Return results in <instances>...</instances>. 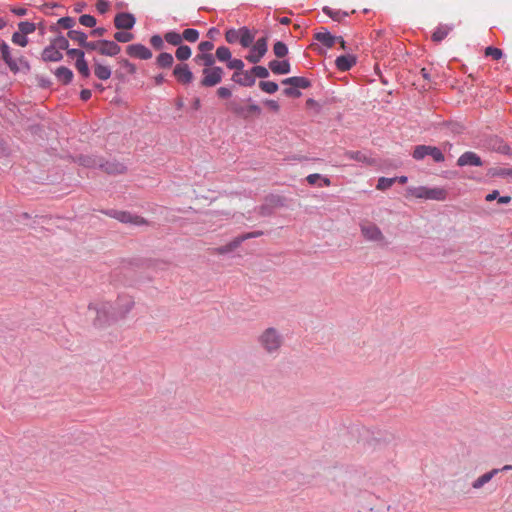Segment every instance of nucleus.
Wrapping results in <instances>:
<instances>
[{
  "mask_svg": "<svg viewBox=\"0 0 512 512\" xmlns=\"http://www.w3.org/2000/svg\"><path fill=\"white\" fill-rule=\"evenodd\" d=\"M83 48L91 51L100 52V40L99 41H87L83 45Z\"/></svg>",
  "mask_w": 512,
  "mask_h": 512,
  "instance_id": "obj_56",
  "label": "nucleus"
},
{
  "mask_svg": "<svg viewBox=\"0 0 512 512\" xmlns=\"http://www.w3.org/2000/svg\"><path fill=\"white\" fill-rule=\"evenodd\" d=\"M259 87L262 91L273 94L278 90V84L273 81H261Z\"/></svg>",
  "mask_w": 512,
  "mask_h": 512,
  "instance_id": "obj_39",
  "label": "nucleus"
},
{
  "mask_svg": "<svg viewBox=\"0 0 512 512\" xmlns=\"http://www.w3.org/2000/svg\"><path fill=\"white\" fill-rule=\"evenodd\" d=\"M261 113V108L257 105V104H250L247 106V108H245V114H247V118L250 116V115H260Z\"/></svg>",
  "mask_w": 512,
  "mask_h": 512,
  "instance_id": "obj_55",
  "label": "nucleus"
},
{
  "mask_svg": "<svg viewBox=\"0 0 512 512\" xmlns=\"http://www.w3.org/2000/svg\"><path fill=\"white\" fill-rule=\"evenodd\" d=\"M267 39L265 37L259 38L252 46L248 55H246V60L250 63L256 64L260 62V60L267 53Z\"/></svg>",
  "mask_w": 512,
  "mask_h": 512,
  "instance_id": "obj_8",
  "label": "nucleus"
},
{
  "mask_svg": "<svg viewBox=\"0 0 512 512\" xmlns=\"http://www.w3.org/2000/svg\"><path fill=\"white\" fill-rule=\"evenodd\" d=\"M485 54L486 56H491L495 60H499L503 55L502 50L495 47H487Z\"/></svg>",
  "mask_w": 512,
  "mask_h": 512,
  "instance_id": "obj_50",
  "label": "nucleus"
},
{
  "mask_svg": "<svg viewBox=\"0 0 512 512\" xmlns=\"http://www.w3.org/2000/svg\"><path fill=\"white\" fill-rule=\"evenodd\" d=\"M314 38L318 42L323 44L326 48H332L338 40V38L336 36H333L325 28H321V30L319 32L315 33Z\"/></svg>",
  "mask_w": 512,
  "mask_h": 512,
  "instance_id": "obj_15",
  "label": "nucleus"
},
{
  "mask_svg": "<svg viewBox=\"0 0 512 512\" xmlns=\"http://www.w3.org/2000/svg\"><path fill=\"white\" fill-rule=\"evenodd\" d=\"M126 52L129 56L142 60H147L152 57V52L142 44L129 45L126 48Z\"/></svg>",
  "mask_w": 512,
  "mask_h": 512,
  "instance_id": "obj_11",
  "label": "nucleus"
},
{
  "mask_svg": "<svg viewBox=\"0 0 512 512\" xmlns=\"http://www.w3.org/2000/svg\"><path fill=\"white\" fill-rule=\"evenodd\" d=\"M336 67L340 71H348L356 64V58L353 55H342L335 60Z\"/></svg>",
  "mask_w": 512,
  "mask_h": 512,
  "instance_id": "obj_18",
  "label": "nucleus"
},
{
  "mask_svg": "<svg viewBox=\"0 0 512 512\" xmlns=\"http://www.w3.org/2000/svg\"><path fill=\"white\" fill-rule=\"evenodd\" d=\"M323 12L335 21H341L342 18L348 15L345 12H341L340 10H334L330 7H324Z\"/></svg>",
  "mask_w": 512,
  "mask_h": 512,
  "instance_id": "obj_37",
  "label": "nucleus"
},
{
  "mask_svg": "<svg viewBox=\"0 0 512 512\" xmlns=\"http://www.w3.org/2000/svg\"><path fill=\"white\" fill-rule=\"evenodd\" d=\"M62 58V53L52 44L47 46L42 52V59L46 62H58Z\"/></svg>",
  "mask_w": 512,
  "mask_h": 512,
  "instance_id": "obj_17",
  "label": "nucleus"
},
{
  "mask_svg": "<svg viewBox=\"0 0 512 512\" xmlns=\"http://www.w3.org/2000/svg\"><path fill=\"white\" fill-rule=\"evenodd\" d=\"M240 245H241V243L238 240V238L236 237L235 239H233L232 241H230L226 245L216 248L215 251H216L217 254L223 255V254H227V253H230V252L234 251Z\"/></svg>",
  "mask_w": 512,
  "mask_h": 512,
  "instance_id": "obj_29",
  "label": "nucleus"
},
{
  "mask_svg": "<svg viewBox=\"0 0 512 512\" xmlns=\"http://www.w3.org/2000/svg\"><path fill=\"white\" fill-rule=\"evenodd\" d=\"M269 68L274 74H288L291 70L290 63L286 60L269 62Z\"/></svg>",
  "mask_w": 512,
  "mask_h": 512,
  "instance_id": "obj_19",
  "label": "nucleus"
},
{
  "mask_svg": "<svg viewBox=\"0 0 512 512\" xmlns=\"http://www.w3.org/2000/svg\"><path fill=\"white\" fill-rule=\"evenodd\" d=\"M192 51L187 45H179L176 50V58L180 61H185L191 57Z\"/></svg>",
  "mask_w": 512,
  "mask_h": 512,
  "instance_id": "obj_34",
  "label": "nucleus"
},
{
  "mask_svg": "<svg viewBox=\"0 0 512 512\" xmlns=\"http://www.w3.org/2000/svg\"><path fill=\"white\" fill-rule=\"evenodd\" d=\"M150 43L153 47L160 49L163 46V40L159 35H154L150 39Z\"/></svg>",
  "mask_w": 512,
  "mask_h": 512,
  "instance_id": "obj_59",
  "label": "nucleus"
},
{
  "mask_svg": "<svg viewBox=\"0 0 512 512\" xmlns=\"http://www.w3.org/2000/svg\"><path fill=\"white\" fill-rule=\"evenodd\" d=\"M135 22L136 19L131 13L121 12L114 18V25L117 29L130 30L134 27Z\"/></svg>",
  "mask_w": 512,
  "mask_h": 512,
  "instance_id": "obj_10",
  "label": "nucleus"
},
{
  "mask_svg": "<svg viewBox=\"0 0 512 512\" xmlns=\"http://www.w3.org/2000/svg\"><path fill=\"white\" fill-rule=\"evenodd\" d=\"M262 235H263L262 231H254V232H249V233L242 234V235L238 236L237 238L240 241V243H242L245 240H248L250 238H257V237H260Z\"/></svg>",
  "mask_w": 512,
  "mask_h": 512,
  "instance_id": "obj_54",
  "label": "nucleus"
},
{
  "mask_svg": "<svg viewBox=\"0 0 512 512\" xmlns=\"http://www.w3.org/2000/svg\"><path fill=\"white\" fill-rule=\"evenodd\" d=\"M109 215L122 223H128L136 226L147 224V221L143 217L126 211H112Z\"/></svg>",
  "mask_w": 512,
  "mask_h": 512,
  "instance_id": "obj_9",
  "label": "nucleus"
},
{
  "mask_svg": "<svg viewBox=\"0 0 512 512\" xmlns=\"http://www.w3.org/2000/svg\"><path fill=\"white\" fill-rule=\"evenodd\" d=\"M114 39L120 43H127L134 39V35L130 32H116Z\"/></svg>",
  "mask_w": 512,
  "mask_h": 512,
  "instance_id": "obj_45",
  "label": "nucleus"
},
{
  "mask_svg": "<svg viewBox=\"0 0 512 512\" xmlns=\"http://www.w3.org/2000/svg\"><path fill=\"white\" fill-rule=\"evenodd\" d=\"M242 34V27L239 29L231 28L226 31L225 39L228 43L234 44L236 42H240V35Z\"/></svg>",
  "mask_w": 512,
  "mask_h": 512,
  "instance_id": "obj_31",
  "label": "nucleus"
},
{
  "mask_svg": "<svg viewBox=\"0 0 512 512\" xmlns=\"http://www.w3.org/2000/svg\"><path fill=\"white\" fill-rule=\"evenodd\" d=\"M182 40H186L188 42H196L199 38V32L196 29H185L182 33Z\"/></svg>",
  "mask_w": 512,
  "mask_h": 512,
  "instance_id": "obj_40",
  "label": "nucleus"
},
{
  "mask_svg": "<svg viewBox=\"0 0 512 512\" xmlns=\"http://www.w3.org/2000/svg\"><path fill=\"white\" fill-rule=\"evenodd\" d=\"M458 166H481L482 161L480 157L474 152H465L457 160Z\"/></svg>",
  "mask_w": 512,
  "mask_h": 512,
  "instance_id": "obj_14",
  "label": "nucleus"
},
{
  "mask_svg": "<svg viewBox=\"0 0 512 512\" xmlns=\"http://www.w3.org/2000/svg\"><path fill=\"white\" fill-rule=\"evenodd\" d=\"M91 91L89 89H83L81 92H80V98L83 100V101H87L91 98Z\"/></svg>",
  "mask_w": 512,
  "mask_h": 512,
  "instance_id": "obj_64",
  "label": "nucleus"
},
{
  "mask_svg": "<svg viewBox=\"0 0 512 512\" xmlns=\"http://www.w3.org/2000/svg\"><path fill=\"white\" fill-rule=\"evenodd\" d=\"M273 51L278 58H283L287 55L288 48L285 43L278 41L274 44Z\"/></svg>",
  "mask_w": 512,
  "mask_h": 512,
  "instance_id": "obj_41",
  "label": "nucleus"
},
{
  "mask_svg": "<svg viewBox=\"0 0 512 512\" xmlns=\"http://www.w3.org/2000/svg\"><path fill=\"white\" fill-rule=\"evenodd\" d=\"M51 44L54 45L60 52L61 50H68L69 42L64 36H58L51 41Z\"/></svg>",
  "mask_w": 512,
  "mask_h": 512,
  "instance_id": "obj_42",
  "label": "nucleus"
},
{
  "mask_svg": "<svg viewBox=\"0 0 512 512\" xmlns=\"http://www.w3.org/2000/svg\"><path fill=\"white\" fill-rule=\"evenodd\" d=\"M1 56L13 73L21 70H29L28 61L21 55L20 51L12 53L9 45L4 41L0 43Z\"/></svg>",
  "mask_w": 512,
  "mask_h": 512,
  "instance_id": "obj_3",
  "label": "nucleus"
},
{
  "mask_svg": "<svg viewBox=\"0 0 512 512\" xmlns=\"http://www.w3.org/2000/svg\"><path fill=\"white\" fill-rule=\"evenodd\" d=\"M67 35L71 40L77 42L81 47H83L87 40V35L82 31L70 30Z\"/></svg>",
  "mask_w": 512,
  "mask_h": 512,
  "instance_id": "obj_33",
  "label": "nucleus"
},
{
  "mask_svg": "<svg viewBox=\"0 0 512 512\" xmlns=\"http://www.w3.org/2000/svg\"><path fill=\"white\" fill-rule=\"evenodd\" d=\"M121 51V47L114 41L100 40V54L105 56H116Z\"/></svg>",
  "mask_w": 512,
  "mask_h": 512,
  "instance_id": "obj_13",
  "label": "nucleus"
},
{
  "mask_svg": "<svg viewBox=\"0 0 512 512\" xmlns=\"http://www.w3.org/2000/svg\"><path fill=\"white\" fill-rule=\"evenodd\" d=\"M227 109L239 117H242L244 119L247 118V114H245V108H243L239 103L235 101L229 102L227 104Z\"/></svg>",
  "mask_w": 512,
  "mask_h": 512,
  "instance_id": "obj_35",
  "label": "nucleus"
},
{
  "mask_svg": "<svg viewBox=\"0 0 512 512\" xmlns=\"http://www.w3.org/2000/svg\"><path fill=\"white\" fill-rule=\"evenodd\" d=\"M215 57L220 62H228L230 60V58L232 57V54H231V51H230V49L228 47L220 46L216 50Z\"/></svg>",
  "mask_w": 512,
  "mask_h": 512,
  "instance_id": "obj_32",
  "label": "nucleus"
},
{
  "mask_svg": "<svg viewBox=\"0 0 512 512\" xmlns=\"http://www.w3.org/2000/svg\"><path fill=\"white\" fill-rule=\"evenodd\" d=\"M80 160H81V164H83L85 166H89L90 167V166H96L97 165L95 160H92V159H90L88 157H81Z\"/></svg>",
  "mask_w": 512,
  "mask_h": 512,
  "instance_id": "obj_63",
  "label": "nucleus"
},
{
  "mask_svg": "<svg viewBox=\"0 0 512 512\" xmlns=\"http://www.w3.org/2000/svg\"><path fill=\"white\" fill-rule=\"evenodd\" d=\"M173 75L182 84H189L193 80V74L186 64L176 65Z\"/></svg>",
  "mask_w": 512,
  "mask_h": 512,
  "instance_id": "obj_12",
  "label": "nucleus"
},
{
  "mask_svg": "<svg viewBox=\"0 0 512 512\" xmlns=\"http://www.w3.org/2000/svg\"><path fill=\"white\" fill-rule=\"evenodd\" d=\"M500 472L499 469L495 468V469H492L491 471L479 476L476 480H474V482L472 483V487L474 489H480L482 488L485 484H487L495 475H497L498 473Z\"/></svg>",
  "mask_w": 512,
  "mask_h": 512,
  "instance_id": "obj_20",
  "label": "nucleus"
},
{
  "mask_svg": "<svg viewBox=\"0 0 512 512\" xmlns=\"http://www.w3.org/2000/svg\"><path fill=\"white\" fill-rule=\"evenodd\" d=\"M412 156L415 160H422L426 156H431L435 162H443L445 157L441 150L435 146L418 145L414 148Z\"/></svg>",
  "mask_w": 512,
  "mask_h": 512,
  "instance_id": "obj_5",
  "label": "nucleus"
},
{
  "mask_svg": "<svg viewBox=\"0 0 512 512\" xmlns=\"http://www.w3.org/2000/svg\"><path fill=\"white\" fill-rule=\"evenodd\" d=\"M284 85H290L294 88L306 89L310 87V81L304 77H290L286 78L282 81Z\"/></svg>",
  "mask_w": 512,
  "mask_h": 512,
  "instance_id": "obj_21",
  "label": "nucleus"
},
{
  "mask_svg": "<svg viewBox=\"0 0 512 512\" xmlns=\"http://www.w3.org/2000/svg\"><path fill=\"white\" fill-rule=\"evenodd\" d=\"M55 76L58 81L62 82L63 84H68L72 81L73 72L69 68L61 66L56 69Z\"/></svg>",
  "mask_w": 512,
  "mask_h": 512,
  "instance_id": "obj_24",
  "label": "nucleus"
},
{
  "mask_svg": "<svg viewBox=\"0 0 512 512\" xmlns=\"http://www.w3.org/2000/svg\"><path fill=\"white\" fill-rule=\"evenodd\" d=\"M156 62L161 68H169L172 66L174 59L170 53L163 52L158 55Z\"/></svg>",
  "mask_w": 512,
  "mask_h": 512,
  "instance_id": "obj_30",
  "label": "nucleus"
},
{
  "mask_svg": "<svg viewBox=\"0 0 512 512\" xmlns=\"http://www.w3.org/2000/svg\"><path fill=\"white\" fill-rule=\"evenodd\" d=\"M12 42L21 47H25L28 44V39L26 35L18 31L12 35Z\"/></svg>",
  "mask_w": 512,
  "mask_h": 512,
  "instance_id": "obj_44",
  "label": "nucleus"
},
{
  "mask_svg": "<svg viewBox=\"0 0 512 512\" xmlns=\"http://www.w3.org/2000/svg\"><path fill=\"white\" fill-rule=\"evenodd\" d=\"M18 28H19L20 33H23L24 35L27 36L28 34L35 31V24L31 23V22L24 21V22L19 23Z\"/></svg>",
  "mask_w": 512,
  "mask_h": 512,
  "instance_id": "obj_46",
  "label": "nucleus"
},
{
  "mask_svg": "<svg viewBox=\"0 0 512 512\" xmlns=\"http://www.w3.org/2000/svg\"><path fill=\"white\" fill-rule=\"evenodd\" d=\"M396 182V179L395 178H386V177H381L379 178L378 180V183H377V186L376 188L378 190H387L389 189L394 183Z\"/></svg>",
  "mask_w": 512,
  "mask_h": 512,
  "instance_id": "obj_43",
  "label": "nucleus"
},
{
  "mask_svg": "<svg viewBox=\"0 0 512 512\" xmlns=\"http://www.w3.org/2000/svg\"><path fill=\"white\" fill-rule=\"evenodd\" d=\"M284 338L278 329L266 328L259 336L258 343L269 354L277 353L282 347Z\"/></svg>",
  "mask_w": 512,
  "mask_h": 512,
  "instance_id": "obj_2",
  "label": "nucleus"
},
{
  "mask_svg": "<svg viewBox=\"0 0 512 512\" xmlns=\"http://www.w3.org/2000/svg\"><path fill=\"white\" fill-rule=\"evenodd\" d=\"M194 61L205 68L215 67V56L211 53H199L195 56Z\"/></svg>",
  "mask_w": 512,
  "mask_h": 512,
  "instance_id": "obj_23",
  "label": "nucleus"
},
{
  "mask_svg": "<svg viewBox=\"0 0 512 512\" xmlns=\"http://www.w3.org/2000/svg\"><path fill=\"white\" fill-rule=\"evenodd\" d=\"M94 74L100 80H107L111 77V69L108 66L94 61Z\"/></svg>",
  "mask_w": 512,
  "mask_h": 512,
  "instance_id": "obj_25",
  "label": "nucleus"
},
{
  "mask_svg": "<svg viewBox=\"0 0 512 512\" xmlns=\"http://www.w3.org/2000/svg\"><path fill=\"white\" fill-rule=\"evenodd\" d=\"M164 38L169 44L174 46H179L182 43V36L174 31L167 32Z\"/></svg>",
  "mask_w": 512,
  "mask_h": 512,
  "instance_id": "obj_38",
  "label": "nucleus"
},
{
  "mask_svg": "<svg viewBox=\"0 0 512 512\" xmlns=\"http://www.w3.org/2000/svg\"><path fill=\"white\" fill-rule=\"evenodd\" d=\"M255 39V35L247 28L242 27V34L240 35V44L244 48L252 46Z\"/></svg>",
  "mask_w": 512,
  "mask_h": 512,
  "instance_id": "obj_27",
  "label": "nucleus"
},
{
  "mask_svg": "<svg viewBox=\"0 0 512 512\" xmlns=\"http://www.w3.org/2000/svg\"><path fill=\"white\" fill-rule=\"evenodd\" d=\"M320 178H322V175L318 174V173H314V174H310L306 177V181L310 184V185H318V181L320 180Z\"/></svg>",
  "mask_w": 512,
  "mask_h": 512,
  "instance_id": "obj_60",
  "label": "nucleus"
},
{
  "mask_svg": "<svg viewBox=\"0 0 512 512\" xmlns=\"http://www.w3.org/2000/svg\"><path fill=\"white\" fill-rule=\"evenodd\" d=\"M96 9L100 14H105L110 9V3L106 0H97Z\"/></svg>",
  "mask_w": 512,
  "mask_h": 512,
  "instance_id": "obj_52",
  "label": "nucleus"
},
{
  "mask_svg": "<svg viewBox=\"0 0 512 512\" xmlns=\"http://www.w3.org/2000/svg\"><path fill=\"white\" fill-rule=\"evenodd\" d=\"M201 86L214 87L222 81L224 71L221 67L204 68L202 71Z\"/></svg>",
  "mask_w": 512,
  "mask_h": 512,
  "instance_id": "obj_6",
  "label": "nucleus"
},
{
  "mask_svg": "<svg viewBox=\"0 0 512 512\" xmlns=\"http://www.w3.org/2000/svg\"><path fill=\"white\" fill-rule=\"evenodd\" d=\"M227 67L229 69L236 70L235 72H242L244 68V62L240 59H232L231 57L230 60L227 62Z\"/></svg>",
  "mask_w": 512,
  "mask_h": 512,
  "instance_id": "obj_48",
  "label": "nucleus"
},
{
  "mask_svg": "<svg viewBox=\"0 0 512 512\" xmlns=\"http://www.w3.org/2000/svg\"><path fill=\"white\" fill-rule=\"evenodd\" d=\"M232 80L242 86L251 87L255 84V78L250 71L234 72Z\"/></svg>",
  "mask_w": 512,
  "mask_h": 512,
  "instance_id": "obj_16",
  "label": "nucleus"
},
{
  "mask_svg": "<svg viewBox=\"0 0 512 512\" xmlns=\"http://www.w3.org/2000/svg\"><path fill=\"white\" fill-rule=\"evenodd\" d=\"M265 104L273 111L277 112L280 108L279 104L275 100H267Z\"/></svg>",
  "mask_w": 512,
  "mask_h": 512,
  "instance_id": "obj_62",
  "label": "nucleus"
},
{
  "mask_svg": "<svg viewBox=\"0 0 512 512\" xmlns=\"http://www.w3.org/2000/svg\"><path fill=\"white\" fill-rule=\"evenodd\" d=\"M250 72L252 73L254 78H267L269 76V71L264 66H254Z\"/></svg>",
  "mask_w": 512,
  "mask_h": 512,
  "instance_id": "obj_47",
  "label": "nucleus"
},
{
  "mask_svg": "<svg viewBox=\"0 0 512 512\" xmlns=\"http://www.w3.org/2000/svg\"><path fill=\"white\" fill-rule=\"evenodd\" d=\"M134 301L132 297L128 295L119 296L114 303H101L95 306H89V309H94L97 313L96 320L102 325L107 322L108 319H122L124 318L133 308Z\"/></svg>",
  "mask_w": 512,
  "mask_h": 512,
  "instance_id": "obj_1",
  "label": "nucleus"
},
{
  "mask_svg": "<svg viewBox=\"0 0 512 512\" xmlns=\"http://www.w3.org/2000/svg\"><path fill=\"white\" fill-rule=\"evenodd\" d=\"M79 22L81 25L90 27V28H92L96 25L95 17L88 15V14L81 15L79 18Z\"/></svg>",
  "mask_w": 512,
  "mask_h": 512,
  "instance_id": "obj_49",
  "label": "nucleus"
},
{
  "mask_svg": "<svg viewBox=\"0 0 512 512\" xmlns=\"http://www.w3.org/2000/svg\"><path fill=\"white\" fill-rule=\"evenodd\" d=\"M123 68H125L130 74H134L136 72L135 64L131 63L127 59H122L119 62Z\"/></svg>",
  "mask_w": 512,
  "mask_h": 512,
  "instance_id": "obj_57",
  "label": "nucleus"
},
{
  "mask_svg": "<svg viewBox=\"0 0 512 512\" xmlns=\"http://www.w3.org/2000/svg\"><path fill=\"white\" fill-rule=\"evenodd\" d=\"M345 157L351 160H355L357 162H362L366 164H372L373 162L366 156L364 153L360 151H346Z\"/></svg>",
  "mask_w": 512,
  "mask_h": 512,
  "instance_id": "obj_28",
  "label": "nucleus"
},
{
  "mask_svg": "<svg viewBox=\"0 0 512 512\" xmlns=\"http://www.w3.org/2000/svg\"><path fill=\"white\" fill-rule=\"evenodd\" d=\"M361 233L363 237L371 242H376L379 244H385V236L380 230V228L372 223V222H365L361 225Z\"/></svg>",
  "mask_w": 512,
  "mask_h": 512,
  "instance_id": "obj_7",
  "label": "nucleus"
},
{
  "mask_svg": "<svg viewBox=\"0 0 512 512\" xmlns=\"http://www.w3.org/2000/svg\"><path fill=\"white\" fill-rule=\"evenodd\" d=\"M67 54L72 57V58H76V59H83L85 58L84 57V52L80 49H68L67 50Z\"/></svg>",
  "mask_w": 512,
  "mask_h": 512,
  "instance_id": "obj_58",
  "label": "nucleus"
},
{
  "mask_svg": "<svg viewBox=\"0 0 512 512\" xmlns=\"http://www.w3.org/2000/svg\"><path fill=\"white\" fill-rule=\"evenodd\" d=\"M214 48V44L211 41H202L198 45V49L201 53H210Z\"/></svg>",
  "mask_w": 512,
  "mask_h": 512,
  "instance_id": "obj_53",
  "label": "nucleus"
},
{
  "mask_svg": "<svg viewBox=\"0 0 512 512\" xmlns=\"http://www.w3.org/2000/svg\"><path fill=\"white\" fill-rule=\"evenodd\" d=\"M100 166L109 174H122L126 171V166L119 162H106Z\"/></svg>",
  "mask_w": 512,
  "mask_h": 512,
  "instance_id": "obj_26",
  "label": "nucleus"
},
{
  "mask_svg": "<svg viewBox=\"0 0 512 512\" xmlns=\"http://www.w3.org/2000/svg\"><path fill=\"white\" fill-rule=\"evenodd\" d=\"M453 26L448 24H440L432 34L434 42H441L452 31Z\"/></svg>",
  "mask_w": 512,
  "mask_h": 512,
  "instance_id": "obj_22",
  "label": "nucleus"
},
{
  "mask_svg": "<svg viewBox=\"0 0 512 512\" xmlns=\"http://www.w3.org/2000/svg\"><path fill=\"white\" fill-rule=\"evenodd\" d=\"M406 197H413L424 200L444 201L447 198V191L442 187L428 188L425 186L408 187Z\"/></svg>",
  "mask_w": 512,
  "mask_h": 512,
  "instance_id": "obj_4",
  "label": "nucleus"
},
{
  "mask_svg": "<svg viewBox=\"0 0 512 512\" xmlns=\"http://www.w3.org/2000/svg\"><path fill=\"white\" fill-rule=\"evenodd\" d=\"M75 21L71 17H62L58 20V25L64 29H70L74 26Z\"/></svg>",
  "mask_w": 512,
  "mask_h": 512,
  "instance_id": "obj_51",
  "label": "nucleus"
},
{
  "mask_svg": "<svg viewBox=\"0 0 512 512\" xmlns=\"http://www.w3.org/2000/svg\"><path fill=\"white\" fill-rule=\"evenodd\" d=\"M75 68L83 77L87 78L90 76V70H89V67H88V64H87V61L85 60V58L76 59Z\"/></svg>",
  "mask_w": 512,
  "mask_h": 512,
  "instance_id": "obj_36",
  "label": "nucleus"
},
{
  "mask_svg": "<svg viewBox=\"0 0 512 512\" xmlns=\"http://www.w3.org/2000/svg\"><path fill=\"white\" fill-rule=\"evenodd\" d=\"M217 95L220 98H229L231 97L232 93L229 88L227 87H220L217 89Z\"/></svg>",
  "mask_w": 512,
  "mask_h": 512,
  "instance_id": "obj_61",
  "label": "nucleus"
}]
</instances>
